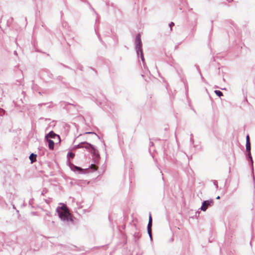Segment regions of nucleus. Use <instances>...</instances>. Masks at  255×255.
<instances>
[{
  "mask_svg": "<svg viewBox=\"0 0 255 255\" xmlns=\"http://www.w3.org/2000/svg\"><path fill=\"white\" fill-rule=\"evenodd\" d=\"M215 93H216V94L219 96V97H221V96H223V93L222 92H221L220 91H219V90H215Z\"/></svg>",
  "mask_w": 255,
  "mask_h": 255,
  "instance_id": "obj_11",
  "label": "nucleus"
},
{
  "mask_svg": "<svg viewBox=\"0 0 255 255\" xmlns=\"http://www.w3.org/2000/svg\"><path fill=\"white\" fill-rule=\"evenodd\" d=\"M76 169H77V170H80V171H82V169H81V168L80 167H75Z\"/></svg>",
  "mask_w": 255,
  "mask_h": 255,
  "instance_id": "obj_15",
  "label": "nucleus"
},
{
  "mask_svg": "<svg viewBox=\"0 0 255 255\" xmlns=\"http://www.w3.org/2000/svg\"><path fill=\"white\" fill-rule=\"evenodd\" d=\"M174 25V23L173 22H171L170 24H169V26L170 27V30H172V26Z\"/></svg>",
  "mask_w": 255,
  "mask_h": 255,
  "instance_id": "obj_13",
  "label": "nucleus"
},
{
  "mask_svg": "<svg viewBox=\"0 0 255 255\" xmlns=\"http://www.w3.org/2000/svg\"><path fill=\"white\" fill-rule=\"evenodd\" d=\"M246 150L249 152V155L250 158L252 159V157L251 156V143L250 142H246Z\"/></svg>",
  "mask_w": 255,
  "mask_h": 255,
  "instance_id": "obj_7",
  "label": "nucleus"
},
{
  "mask_svg": "<svg viewBox=\"0 0 255 255\" xmlns=\"http://www.w3.org/2000/svg\"><path fill=\"white\" fill-rule=\"evenodd\" d=\"M45 137L46 139H49V138H53V139H55L56 138L57 139L56 141H57L59 142L60 141V136L58 135L55 134L53 131H50L45 136Z\"/></svg>",
  "mask_w": 255,
  "mask_h": 255,
  "instance_id": "obj_4",
  "label": "nucleus"
},
{
  "mask_svg": "<svg viewBox=\"0 0 255 255\" xmlns=\"http://www.w3.org/2000/svg\"><path fill=\"white\" fill-rule=\"evenodd\" d=\"M57 211L58 212L59 216L61 220L67 221L71 220V215L68 209L65 205H63L60 208H57Z\"/></svg>",
  "mask_w": 255,
  "mask_h": 255,
  "instance_id": "obj_1",
  "label": "nucleus"
},
{
  "mask_svg": "<svg viewBox=\"0 0 255 255\" xmlns=\"http://www.w3.org/2000/svg\"><path fill=\"white\" fill-rule=\"evenodd\" d=\"M149 222H152V218L151 216H149Z\"/></svg>",
  "mask_w": 255,
  "mask_h": 255,
  "instance_id": "obj_16",
  "label": "nucleus"
},
{
  "mask_svg": "<svg viewBox=\"0 0 255 255\" xmlns=\"http://www.w3.org/2000/svg\"><path fill=\"white\" fill-rule=\"evenodd\" d=\"M217 199H219L220 198V196H218L217 198H216Z\"/></svg>",
  "mask_w": 255,
  "mask_h": 255,
  "instance_id": "obj_17",
  "label": "nucleus"
},
{
  "mask_svg": "<svg viewBox=\"0 0 255 255\" xmlns=\"http://www.w3.org/2000/svg\"><path fill=\"white\" fill-rule=\"evenodd\" d=\"M87 133H93V132H87Z\"/></svg>",
  "mask_w": 255,
  "mask_h": 255,
  "instance_id": "obj_18",
  "label": "nucleus"
},
{
  "mask_svg": "<svg viewBox=\"0 0 255 255\" xmlns=\"http://www.w3.org/2000/svg\"><path fill=\"white\" fill-rule=\"evenodd\" d=\"M246 142H250L249 135H247L246 137Z\"/></svg>",
  "mask_w": 255,
  "mask_h": 255,
  "instance_id": "obj_14",
  "label": "nucleus"
},
{
  "mask_svg": "<svg viewBox=\"0 0 255 255\" xmlns=\"http://www.w3.org/2000/svg\"><path fill=\"white\" fill-rule=\"evenodd\" d=\"M48 142V147L49 149L53 150L54 149V142L50 139H47Z\"/></svg>",
  "mask_w": 255,
  "mask_h": 255,
  "instance_id": "obj_6",
  "label": "nucleus"
},
{
  "mask_svg": "<svg viewBox=\"0 0 255 255\" xmlns=\"http://www.w3.org/2000/svg\"><path fill=\"white\" fill-rule=\"evenodd\" d=\"M213 200H207L205 201L203 204L202 206L201 207V210L205 211L209 206H211L213 204Z\"/></svg>",
  "mask_w": 255,
  "mask_h": 255,
  "instance_id": "obj_3",
  "label": "nucleus"
},
{
  "mask_svg": "<svg viewBox=\"0 0 255 255\" xmlns=\"http://www.w3.org/2000/svg\"><path fill=\"white\" fill-rule=\"evenodd\" d=\"M135 43H136V48L137 49V51L139 50L141 52V58L142 61H144V58L141 50V41L140 39V34H138L135 38Z\"/></svg>",
  "mask_w": 255,
  "mask_h": 255,
  "instance_id": "obj_2",
  "label": "nucleus"
},
{
  "mask_svg": "<svg viewBox=\"0 0 255 255\" xmlns=\"http://www.w3.org/2000/svg\"><path fill=\"white\" fill-rule=\"evenodd\" d=\"M37 155L35 154L31 153L29 156V159L31 162V163H33L36 160Z\"/></svg>",
  "mask_w": 255,
  "mask_h": 255,
  "instance_id": "obj_8",
  "label": "nucleus"
},
{
  "mask_svg": "<svg viewBox=\"0 0 255 255\" xmlns=\"http://www.w3.org/2000/svg\"><path fill=\"white\" fill-rule=\"evenodd\" d=\"M90 168L93 170L94 171H96L98 170V167L95 164H92L90 166Z\"/></svg>",
  "mask_w": 255,
  "mask_h": 255,
  "instance_id": "obj_10",
  "label": "nucleus"
},
{
  "mask_svg": "<svg viewBox=\"0 0 255 255\" xmlns=\"http://www.w3.org/2000/svg\"><path fill=\"white\" fill-rule=\"evenodd\" d=\"M79 148H85L86 149H89L90 147L92 149L94 152H95V149L94 147L88 143H81L78 145Z\"/></svg>",
  "mask_w": 255,
  "mask_h": 255,
  "instance_id": "obj_5",
  "label": "nucleus"
},
{
  "mask_svg": "<svg viewBox=\"0 0 255 255\" xmlns=\"http://www.w3.org/2000/svg\"><path fill=\"white\" fill-rule=\"evenodd\" d=\"M74 156H75L74 153H72V152H70V153H69V157H70V158H74Z\"/></svg>",
  "mask_w": 255,
  "mask_h": 255,
  "instance_id": "obj_12",
  "label": "nucleus"
},
{
  "mask_svg": "<svg viewBox=\"0 0 255 255\" xmlns=\"http://www.w3.org/2000/svg\"><path fill=\"white\" fill-rule=\"evenodd\" d=\"M151 226H152V222H148L147 230H148V233L150 236H151Z\"/></svg>",
  "mask_w": 255,
  "mask_h": 255,
  "instance_id": "obj_9",
  "label": "nucleus"
}]
</instances>
